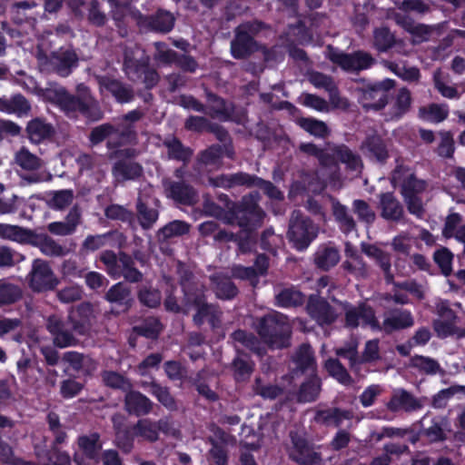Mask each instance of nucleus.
I'll list each match as a JSON object with an SVG mask.
<instances>
[{
  "label": "nucleus",
  "mask_w": 465,
  "mask_h": 465,
  "mask_svg": "<svg viewBox=\"0 0 465 465\" xmlns=\"http://www.w3.org/2000/svg\"><path fill=\"white\" fill-rule=\"evenodd\" d=\"M77 95L69 94L64 87L56 86L47 88L45 96L59 106L69 117H76L78 114L91 120L102 118V112L98 103L91 95L89 88L80 84L76 88Z\"/></svg>",
  "instance_id": "1"
},
{
  "label": "nucleus",
  "mask_w": 465,
  "mask_h": 465,
  "mask_svg": "<svg viewBox=\"0 0 465 465\" xmlns=\"http://www.w3.org/2000/svg\"><path fill=\"white\" fill-rule=\"evenodd\" d=\"M108 2L112 5L113 17L116 22H121L130 16L139 24L143 22L152 30L161 33H169L174 26L175 19L170 12L159 10L155 15L147 18L143 17L139 11L133 10L129 3L119 4L116 0H108Z\"/></svg>",
  "instance_id": "2"
},
{
  "label": "nucleus",
  "mask_w": 465,
  "mask_h": 465,
  "mask_svg": "<svg viewBox=\"0 0 465 465\" xmlns=\"http://www.w3.org/2000/svg\"><path fill=\"white\" fill-rule=\"evenodd\" d=\"M257 331L270 347L281 349L289 345L292 328L286 316L272 312L260 320Z\"/></svg>",
  "instance_id": "3"
},
{
  "label": "nucleus",
  "mask_w": 465,
  "mask_h": 465,
  "mask_svg": "<svg viewBox=\"0 0 465 465\" xmlns=\"http://www.w3.org/2000/svg\"><path fill=\"white\" fill-rule=\"evenodd\" d=\"M124 70L131 80L143 78L147 88H152L159 81L157 72L149 67V58L138 46L125 49Z\"/></svg>",
  "instance_id": "4"
},
{
  "label": "nucleus",
  "mask_w": 465,
  "mask_h": 465,
  "mask_svg": "<svg viewBox=\"0 0 465 465\" xmlns=\"http://www.w3.org/2000/svg\"><path fill=\"white\" fill-rule=\"evenodd\" d=\"M100 260L114 279L123 276L130 282H138L143 278L142 272L134 268L133 259L124 252L116 255L113 251H104L100 254Z\"/></svg>",
  "instance_id": "5"
},
{
  "label": "nucleus",
  "mask_w": 465,
  "mask_h": 465,
  "mask_svg": "<svg viewBox=\"0 0 465 465\" xmlns=\"http://www.w3.org/2000/svg\"><path fill=\"white\" fill-rule=\"evenodd\" d=\"M100 260L114 279L123 276L130 282H138L143 278L142 272L134 268L133 259L124 252L116 255L113 251H104L100 254Z\"/></svg>",
  "instance_id": "6"
},
{
  "label": "nucleus",
  "mask_w": 465,
  "mask_h": 465,
  "mask_svg": "<svg viewBox=\"0 0 465 465\" xmlns=\"http://www.w3.org/2000/svg\"><path fill=\"white\" fill-rule=\"evenodd\" d=\"M263 28L260 22H247L240 25L235 30V37L231 43L232 55L236 59L249 56L258 49L253 36Z\"/></svg>",
  "instance_id": "7"
},
{
  "label": "nucleus",
  "mask_w": 465,
  "mask_h": 465,
  "mask_svg": "<svg viewBox=\"0 0 465 465\" xmlns=\"http://www.w3.org/2000/svg\"><path fill=\"white\" fill-rule=\"evenodd\" d=\"M317 236V229L300 211L292 213L288 238L297 250H304Z\"/></svg>",
  "instance_id": "8"
},
{
  "label": "nucleus",
  "mask_w": 465,
  "mask_h": 465,
  "mask_svg": "<svg viewBox=\"0 0 465 465\" xmlns=\"http://www.w3.org/2000/svg\"><path fill=\"white\" fill-rule=\"evenodd\" d=\"M105 138H108V146L112 148L134 143L136 140V133L131 125L116 129L109 124H104L94 128L90 134V141L94 144L103 142Z\"/></svg>",
  "instance_id": "9"
},
{
  "label": "nucleus",
  "mask_w": 465,
  "mask_h": 465,
  "mask_svg": "<svg viewBox=\"0 0 465 465\" xmlns=\"http://www.w3.org/2000/svg\"><path fill=\"white\" fill-rule=\"evenodd\" d=\"M327 57L342 70L347 72H359L370 68L374 64L372 56L365 52L358 51L345 54L328 46Z\"/></svg>",
  "instance_id": "10"
},
{
  "label": "nucleus",
  "mask_w": 465,
  "mask_h": 465,
  "mask_svg": "<svg viewBox=\"0 0 465 465\" xmlns=\"http://www.w3.org/2000/svg\"><path fill=\"white\" fill-rule=\"evenodd\" d=\"M184 296L188 303L193 305L197 312L193 316V321L197 325H201L204 321H208L213 329L219 327L221 312L214 306L205 303L204 296L202 292L192 293L185 282H182Z\"/></svg>",
  "instance_id": "11"
},
{
  "label": "nucleus",
  "mask_w": 465,
  "mask_h": 465,
  "mask_svg": "<svg viewBox=\"0 0 465 465\" xmlns=\"http://www.w3.org/2000/svg\"><path fill=\"white\" fill-rule=\"evenodd\" d=\"M27 278L29 287L37 292L54 290L59 283L49 263L41 259L34 260Z\"/></svg>",
  "instance_id": "12"
},
{
  "label": "nucleus",
  "mask_w": 465,
  "mask_h": 465,
  "mask_svg": "<svg viewBox=\"0 0 465 465\" xmlns=\"http://www.w3.org/2000/svg\"><path fill=\"white\" fill-rule=\"evenodd\" d=\"M77 446L74 460L79 465H96L99 462L103 444L97 432L79 436Z\"/></svg>",
  "instance_id": "13"
},
{
  "label": "nucleus",
  "mask_w": 465,
  "mask_h": 465,
  "mask_svg": "<svg viewBox=\"0 0 465 465\" xmlns=\"http://www.w3.org/2000/svg\"><path fill=\"white\" fill-rule=\"evenodd\" d=\"M345 313V326L348 328H357L358 326H367L371 330H381V324L375 317L374 311L365 303L357 306L348 302L343 304Z\"/></svg>",
  "instance_id": "14"
},
{
  "label": "nucleus",
  "mask_w": 465,
  "mask_h": 465,
  "mask_svg": "<svg viewBox=\"0 0 465 465\" xmlns=\"http://www.w3.org/2000/svg\"><path fill=\"white\" fill-rule=\"evenodd\" d=\"M391 182L401 187L402 196L419 195L427 187L425 181L417 179L411 170L402 164H398L393 171Z\"/></svg>",
  "instance_id": "15"
},
{
  "label": "nucleus",
  "mask_w": 465,
  "mask_h": 465,
  "mask_svg": "<svg viewBox=\"0 0 465 465\" xmlns=\"http://www.w3.org/2000/svg\"><path fill=\"white\" fill-rule=\"evenodd\" d=\"M291 440L292 445L288 449V454L292 460L298 465H316L321 462V454L316 452L304 438L291 432Z\"/></svg>",
  "instance_id": "16"
},
{
  "label": "nucleus",
  "mask_w": 465,
  "mask_h": 465,
  "mask_svg": "<svg viewBox=\"0 0 465 465\" xmlns=\"http://www.w3.org/2000/svg\"><path fill=\"white\" fill-rule=\"evenodd\" d=\"M393 80L386 79L382 82L370 85L361 91L360 103L369 110H379L387 104V91L393 86Z\"/></svg>",
  "instance_id": "17"
},
{
  "label": "nucleus",
  "mask_w": 465,
  "mask_h": 465,
  "mask_svg": "<svg viewBox=\"0 0 465 465\" xmlns=\"http://www.w3.org/2000/svg\"><path fill=\"white\" fill-rule=\"evenodd\" d=\"M300 151L315 156L321 166L330 170V177L332 180L339 179V165L334 162L333 158L331 156V146L329 144L325 149H321L312 143H301Z\"/></svg>",
  "instance_id": "18"
},
{
  "label": "nucleus",
  "mask_w": 465,
  "mask_h": 465,
  "mask_svg": "<svg viewBox=\"0 0 465 465\" xmlns=\"http://www.w3.org/2000/svg\"><path fill=\"white\" fill-rule=\"evenodd\" d=\"M307 311L310 316L322 326L334 322L338 317L334 309L325 300L318 297L310 298Z\"/></svg>",
  "instance_id": "19"
},
{
  "label": "nucleus",
  "mask_w": 465,
  "mask_h": 465,
  "mask_svg": "<svg viewBox=\"0 0 465 465\" xmlns=\"http://www.w3.org/2000/svg\"><path fill=\"white\" fill-rule=\"evenodd\" d=\"M46 329L53 336L54 344L59 348H65L76 344L74 336L64 329L62 319L57 315H50L46 319Z\"/></svg>",
  "instance_id": "20"
},
{
  "label": "nucleus",
  "mask_w": 465,
  "mask_h": 465,
  "mask_svg": "<svg viewBox=\"0 0 465 465\" xmlns=\"http://www.w3.org/2000/svg\"><path fill=\"white\" fill-rule=\"evenodd\" d=\"M163 185L166 196L175 202L184 204H192L196 202V192L192 186L183 182H173L164 179Z\"/></svg>",
  "instance_id": "21"
},
{
  "label": "nucleus",
  "mask_w": 465,
  "mask_h": 465,
  "mask_svg": "<svg viewBox=\"0 0 465 465\" xmlns=\"http://www.w3.org/2000/svg\"><path fill=\"white\" fill-rule=\"evenodd\" d=\"M414 324V319L411 312L408 310L394 309L388 312L384 315L382 324L380 331L385 332H392L406 328H410Z\"/></svg>",
  "instance_id": "22"
},
{
  "label": "nucleus",
  "mask_w": 465,
  "mask_h": 465,
  "mask_svg": "<svg viewBox=\"0 0 465 465\" xmlns=\"http://www.w3.org/2000/svg\"><path fill=\"white\" fill-rule=\"evenodd\" d=\"M52 69L60 76H68L77 64L76 54L70 49H60L49 57Z\"/></svg>",
  "instance_id": "23"
},
{
  "label": "nucleus",
  "mask_w": 465,
  "mask_h": 465,
  "mask_svg": "<svg viewBox=\"0 0 465 465\" xmlns=\"http://www.w3.org/2000/svg\"><path fill=\"white\" fill-rule=\"evenodd\" d=\"M361 252L370 259L373 260L382 270L385 280L388 283L393 282V275L391 273V254L375 244L361 243Z\"/></svg>",
  "instance_id": "24"
},
{
  "label": "nucleus",
  "mask_w": 465,
  "mask_h": 465,
  "mask_svg": "<svg viewBox=\"0 0 465 465\" xmlns=\"http://www.w3.org/2000/svg\"><path fill=\"white\" fill-rule=\"evenodd\" d=\"M93 317V305L89 302H83L70 311L68 319L72 323L73 330L79 334H84Z\"/></svg>",
  "instance_id": "25"
},
{
  "label": "nucleus",
  "mask_w": 465,
  "mask_h": 465,
  "mask_svg": "<svg viewBox=\"0 0 465 465\" xmlns=\"http://www.w3.org/2000/svg\"><path fill=\"white\" fill-rule=\"evenodd\" d=\"M97 81L101 91L110 92L119 103H128L134 98L133 90L118 80L107 76H99Z\"/></svg>",
  "instance_id": "26"
},
{
  "label": "nucleus",
  "mask_w": 465,
  "mask_h": 465,
  "mask_svg": "<svg viewBox=\"0 0 465 465\" xmlns=\"http://www.w3.org/2000/svg\"><path fill=\"white\" fill-rule=\"evenodd\" d=\"M124 406L130 414L142 416L148 414L152 411L153 402L141 392L130 390L125 395Z\"/></svg>",
  "instance_id": "27"
},
{
  "label": "nucleus",
  "mask_w": 465,
  "mask_h": 465,
  "mask_svg": "<svg viewBox=\"0 0 465 465\" xmlns=\"http://www.w3.org/2000/svg\"><path fill=\"white\" fill-rule=\"evenodd\" d=\"M387 408L391 411H412L421 408V404L411 393L405 390H396L393 391L391 400L387 403Z\"/></svg>",
  "instance_id": "28"
},
{
  "label": "nucleus",
  "mask_w": 465,
  "mask_h": 465,
  "mask_svg": "<svg viewBox=\"0 0 465 465\" xmlns=\"http://www.w3.org/2000/svg\"><path fill=\"white\" fill-rule=\"evenodd\" d=\"M204 112L212 118L228 121L232 115L233 106L231 103L225 102L215 94H208Z\"/></svg>",
  "instance_id": "29"
},
{
  "label": "nucleus",
  "mask_w": 465,
  "mask_h": 465,
  "mask_svg": "<svg viewBox=\"0 0 465 465\" xmlns=\"http://www.w3.org/2000/svg\"><path fill=\"white\" fill-rule=\"evenodd\" d=\"M411 94L409 89L403 87L398 90L393 97L387 113L389 120H399L409 112L411 105Z\"/></svg>",
  "instance_id": "30"
},
{
  "label": "nucleus",
  "mask_w": 465,
  "mask_h": 465,
  "mask_svg": "<svg viewBox=\"0 0 465 465\" xmlns=\"http://www.w3.org/2000/svg\"><path fill=\"white\" fill-rule=\"evenodd\" d=\"M331 156L338 164L337 160L344 163L346 167L353 172L360 173L362 168V163L360 156L354 153L344 144L331 145Z\"/></svg>",
  "instance_id": "31"
},
{
  "label": "nucleus",
  "mask_w": 465,
  "mask_h": 465,
  "mask_svg": "<svg viewBox=\"0 0 465 465\" xmlns=\"http://www.w3.org/2000/svg\"><path fill=\"white\" fill-rule=\"evenodd\" d=\"M353 414L350 411L339 408H330L317 411L314 420L316 422L323 425H333L335 427H339L345 420H351Z\"/></svg>",
  "instance_id": "32"
},
{
  "label": "nucleus",
  "mask_w": 465,
  "mask_h": 465,
  "mask_svg": "<svg viewBox=\"0 0 465 465\" xmlns=\"http://www.w3.org/2000/svg\"><path fill=\"white\" fill-rule=\"evenodd\" d=\"M268 269V259L265 255H258L253 267L234 266L232 275L236 278L250 280L252 283L257 280L258 275H263Z\"/></svg>",
  "instance_id": "33"
},
{
  "label": "nucleus",
  "mask_w": 465,
  "mask_h": 465,
  "mask_svg": "<svg viewBox=\"0 0 465 465\" xmlns=\"http://www.w3.org/2000/svg\"><path fill=\"white\" fill-rule=\"evenodd\" d=\"M31 110V104L22 94H15L10 98H0V111L17 116L27 115Z\"/></svg>",
  "instance_id": "34"
},
{
  "label": "nucleus",
  "mask_w": 465,
  "mask_h": 465,
  "mask_svg": "<svg viewBox=\"0 0 465 465\" xmlns=\"http://www.w3.org/2000/svg\"><path fill=\"white\" fill-rule=\"evenodd\" d=\"M361 150L363 153L379 162H384L389 156L387 144L381 136L376 134L366 138L361 144Z\"/></svg>",
  "instance_id": "35"
},
{
  "label": "nucleus",
  "mask_w": 465,
  "mask_h": 465,
  "mask_svg": "<svg viewBox=\"0 0 465 465\" xmlns=\"http://www.w3.org/2000/svg\"><path fill=\"white\" fill-rule=\"evenodd\" d=\"M380 204L381 216L386 220L399 221L404 213L403 206L391 193L381 195Z\"/></svg>",
  "instance_id": "36"
},
{
  "label": "nucleus",
  "mask_w": 465,
  "mask_h": 465,
  "mask_svg": "<svg viewBox=\"0 0 465 465\" xmlns=\"http://www.w3.org/2000/svg\"><path fill=\"white\" fill-rule=\"evenodd\" d=\"M26 132L32 143H39L50 138L54 134V129L51 124L41 118H35L28 123Z\"/></svg>",
  "instance_id": "37"
},
{
  "label": "nucleus",
  "mask_w": 465,
  "mask_h": 465,
  "mask_svg": "<svg viewBox=\"0 0 465 465\" xmlns=\"http://www.w3.org/2000/svg\"><path fill=\"white\" fill-rule=\"evenodd\" d=\"M340 258V252L336 247L323 244L318 247L314 254V262L317 267L329 270L339 262Z\"/></svg>",
  "instance_id": "38"
},
{
  "label": "nucleus",
  "mask_w": 465,
  "mask_h": 465,
  "mask_svg": "<svg viewBox=\"0 0 465 465\" xmlns=\"http://www.w3.org/2000/svg\"><path fill=\"white\" fill-rule=\"evenodd\" d=\"M142 173L143 167L132 161H118L113 167V174L118 182L134 180Z\"/></svg>",
  "instance_id": "39"
},
{
  "label": "nucleus",
  "mask_w": 465,
  "mask_h": 465,
  "mask_svg": "<svg viewBox=\"0 0 465 465\" xmlns=\"http://www.w3.org/2000/svg\"><path fill=\"white\" fill-rule=\"evenodd\" d=\"M449 115V106L446 104H430L419 109L420 119L439 124L447 119Z\"/></svg>",
  "instance_id": "40"
},
{
  "label": "nucleus",
  "mask_w": 465,
  "mask_h": 465,
  "mask_svg": "<svg viewBox=\"0 0 465 465\" xmlns=\"http://www.w3.org/2000/svg\"><path fill=\"white\" fill-rule=\"evenodd\" d=\"M457 320L438 319L433 322V328L438 337L455 336L458 339L465 337V329L457 326Z\"/></svg>",
  "instance_id": "41"
},
{
  "label": "nucleus",
  "mask_w": 465,
  "mask_h": 465,
  "mask_svg": "<svg viewBox=\"0 0 465 465\" xmlns=\"http://www.w3.org/2000/svg\"><path fill=\"white\" fill-rule=\"evenodd\" d=\"M23 291L6 279L0 280V307L11 305L21 300Z\"/></svg>",
  "instance_id": "42"
},
{
  "label": "nucleus",
  "mask_w": 465,
  "mask_h": 465,
  "mask_svg": "<svg viewBox=\"0 0 465 465\" xmlns=\"http://www.w3.org/2000/svg\"><path fill=\"white\" fill-rule=\"evenodd\" d=\"M105 300L110 303L128 307L132 302L131 290L123 282L115 283L105 293Z\"/></svg>",
  "instance_id": "43"
},
{
  "label": "nucleus",
  "mask_w": 465,
  "mask_h": 465,
  "mask_svg": "<svg viewBox=\"0 0 465 465\" xmlns=\"http://www.w3.org/2000/svg\"><path fill=\"white\" fill-rule=\"evenodd\" d=\"M143 386L148 388V392L153 395L166 409L170 411L176 410L177 406L175 400L171 395L167 387H163L155 381H151L149 383L145 382Z\"/></svg>",
  "instance_id": "44"
},
{
  "label": "nucleus",
  "mask_w": 465,
  "mask_h": 465,
  "mask_svg": "<svg viewBox=\"0 0 465 465\" xmlns=\"http://www.w3.org/2000/svg\"><path fill=\"white\" fill-rule=\"evenodd\" d=\"M14 160L15 164L25 171H36L43 165L42 159L25 147L15 153Z\"/></svg>",
  "instance_id": "45"
},
{
  "label": "nucleus",
  "mask_w": 465,
  "mask_h": 465,
  "mask_svg": "<svg viewBox=\"0 0 465 465\" xmlns=\"http://www.w3.org/2000/svg\"><path fill=\"white\" fill-rule=\"evenodd\" d=\"M36 246L41 252L47 256H64L69 252V250L59 244L55 240L48 235H39L37 238Z\"/></svg>",
  "instance_id": "46"
},
{
  "label": "nucleus",
  "mask_w": 465,
  "mask_h": 465,
  "mask_svg": "<svg viewBox=\"0 0 465 465\" xmlns=\"http://www.w3.org/2000/svg\"><path fill=\"white\" fill-rule=\"evenodd\" d=\"M213 288L220 299H232L237 294V288L227 277L216 274L211 278Z\"/></svg>",
  "instance_id": "47"
},
{
  "label": "nucleus",
  "mask_w": 465,
  "mask_h": 465,
  "mask_svg": "<svg viewBox=\"0 0 465 465\" xmlns=\"http://www.w3.org/2000/svg\"><path fill=\"white\" fill-rule=\"evenodd\" d=\"M190 231V224L186 222L174 220L170 222L158 231V238L161 241H167L174 237H180Z\"/></svg>",
  "instance_id": "48"
},
{
  "label": "nucleus",
  "mask_w": 465,
  "mask_h": 465,
  "mask_svg": "<svg viewBox=\"0 0 465 465\" xmlns=\"http://www.w3.org/2000/svg\"><path fill=\"white\" fill-rule=\"evenodd\" d=\"M433 83L436 90L445 98L459 99L460 93L454 85L449 84V79L440 70L433 73Z\"/></svg>",
  "instance_id": "49"
},
{
  "label": "nucleus",
  "mask_w": 465,
  "mask_h": 465,
  "mask_svg": "<svg viewBox=\"0 0 465 465\" xmlns=\"http://www.w3.org/2000/svg\"><path fill=\"white\" fill-rule=\"evenodd\" d=\"M223 146L212 145L200 153L199 162L205 166H213L217 170L223 166Z\"/></svg>",
  "instance_id": "50"
},
{
  "label": "nucleus",
  "mask_w": 465,
  "mask_h": 465,
  "mask_svg": "<svg viewBox=\"0 0 465 465\" xmlns=\"http://www.w3.org/2000/svg\"><path fill=\"white\" fill-rule=\"evenodd\" d=\"M332 209L335 220L338 222L340 229L344 233H349L355 230L356 223L346 206L340 203H333Z\"/></svg>",
  "instance_id": "51"
},
{
  "label": "nucleus",
  "mask_w": 465,
  "mask_h": 465,
  "mask_svg": "<svg viewBox=\"0 0 465 465\" xmlns=\"http://www.w3.org/2000/svg\"><path fill=\"white\" fill-rule=\"evenodd\" d=\"M220 439L222 440V444L212 440V448L209 450L208 460L210 462L209 465H226L227 464V454L226 450L223 447V443L228 441L229 436L224 432L219 431Z\"/></svg>",
  "instance_id": "52"
},
{
  "label": "nucleus",
  "mask_w": 465,
  "mask_h": 465,
  "mask_svg": "<svg viewBox=\"0 0 465 465\" xmlns=\"http://www.w3.org/2000/svg\"><path fill=\"white\" fill-rule=\"evenodd\" d=\"M134 433L136 436L149 441H155L158 439V426L156 422L149 419H143L134 427Z\"/></svg>",
  "instance_id": "53"
},
{
  "label": "nucleus",
  "mask_w": 465,
  "mask_h": 465,
  "mask_svg": "<svg viewBox=\"0 0 465 465\" xmlns=\"http://www.w3.org/2000/svg\"><path fill=\"white\" fill-rule=\"evenodd\" d=\"M30 236V232L18 226L0 223V238L14 242H25Z\"/></svg>",
  "instance_id": "54"
},
{
  "label": "nucleus",
  "mask_w": 465,
  "mask_h": 465,
  "mask_svg": "<svg viewBox=\"0 0 465 465\" xmlns=\"http://www.w3.org/2000/svg\"><path fill=\"white\" fill-rule=\"evenodd\" d=\"M163 144L168 149L170 158L185 162L188 161L193 154V152L189 148L184 147L176 138L166 139Z\"/></svg>",
  "instance_id": "55"
},
{
  "label": "nucleus",
  "mask_w": 465,
  "mask_h": 465,
  "mask_svg": "<svg viewBox=\"0 0 465 465\" xmlns=\"http://www.w3.org/2000/svg\"><path fill=\"white\" fill-rule=\"evenodd\" d=\"M138 219L143 229L151 228L158 219V212L155 209L147 208L143 203V194L140 193L137 203Z\"/></svg>",
  "instance_id": "56"
},
{
  "label": "nucleus",
  "mask_w": 465,
  "mask_h": 465,
  "mask_svg": "<svg viewBox=\"0 0 465 465\" xmlns=\"http://www.w3.org/2000/svg\"><path fill=\"white\" fill-rule=\"evenodd\" d=\"M233 376L236 381H243L250 378L253 363L245 356H237L232 362Z\"/></svg>",
  "instance_id": "57"
},
{
  "label": "nucleus",
  "mask_w": 465,
  "mask_h": 465,
  "mask_svg": "<svg viewBox=\"0 0 465 465\" xmlns=\"http://www.w3.org/2000/svg\"><path fill=\"white\" fill-rule=\"evenodd\" d=\"M298 124L306 132L316 137L324 138L329 134L327 124L314 118H301Z\"/></svg>",
  "instance_id": "58"
},
{
  "label": "nucleus",
  "mask_w": 465,
  "mask_h": 465,
  "mask_svg": "<svg viewBox=\"0 0 465 465\" xmlns=\"http://www.w3.org/2000/svg\"><path fill=\"white\" fill-rule=\"evenodd\" d=\"M102 379L106 386L113 389H118L124 391H128L132 389L130 381L116 371H104L102 373Z\"/></svg>",
  "instance_id": "59"
},
{
  "label": "nucleus",
  "mask_w": 465,
  "mask_h": 465,
  "mask_svg": "<svg viewBox=\"0 0 465 465\" xmlns=\"http://www.w3.org/2000/svg\"><path fill=\"white\" fill-rule=\"evenodd\" d=\"M277 304L282 307H292L302 304L303 294L292 288L282 290L276 296Z\"/></svg>",
  "instance_id": "60"
},
{
  "label": "nucleus",
  "mask_w": 465,
  "mask_h": 465,
  "mask_svg": "<svg viewBox=\"0 0 465 465\" xmlns=\"http://www.w3.org/2000/svg\"><path fill=\"white\" fill-rule=\"evenodd\" d=\"M114 237L122 238L123 235L118 232H107L104 234L89 235L83 242V247L87 251H96L107 245Z\"/></svg>",
  "instance_id": "61"
},
{
  "label": "nucleus",
  "mask_w": 465,
  "mask_h": 465,
  "mask_svg": "<svg viewBox=\"0 0 465 465\" xmlns=\"http://www.w3.org/2000/svg\"><path fill=\"white\" fill-rule=\"evenodd\" d=\"M294 361L301 370L313 371L315 363L311 346L307 344L301 345L295 352Z\"/></svg>",
  "instance_id": "62"
},
{
  "label": "nucleus",
  "mask_w": 465,
  "mask_h": 465,
  "mask_svg": "<svg viewBox=\"0 0 465 465\" xmlns=\"http://www.w3.org/2000/svg\"><path fill=\"white\" fill-rule=\"evenodd\" d=\"M325 368L329 374L336 379L339 382L348 385L351 384L352 380L346 369L341 363L335 359H330L325 362Z\"/></svg>",
  "instance_id": "63"
},
{
  "label": "nucleus",
  "mask_w": 465,
  "mask_h": 465,
  "mask_svg": "<svg viewBox=\"0 0 465 465\" xmlns=\"http://www.w3.org/2000/svg\"><path fill=\"white\" fill-rule=\"evenodd\" d=\"M336 354L350 361L351 369L358 371L360 361L358 359V341L351 340L346 345L336 350Z\"/></svg>",
  "instance_id": "64"
}]
</instances>
